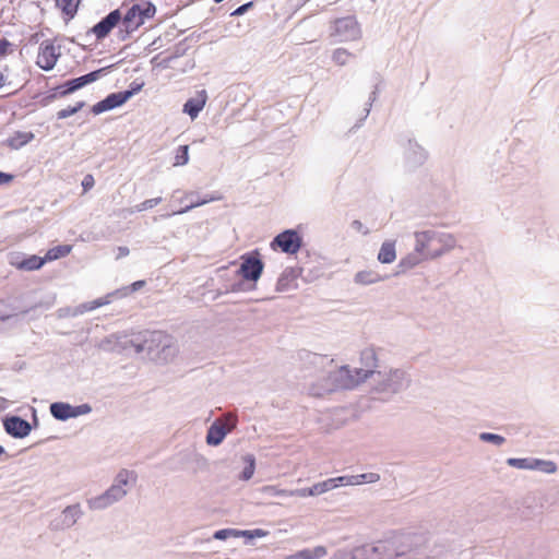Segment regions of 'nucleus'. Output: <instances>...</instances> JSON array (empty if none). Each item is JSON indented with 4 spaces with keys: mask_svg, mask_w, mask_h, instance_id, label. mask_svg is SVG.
I'll list each match as a JSON object with an SVG mask.
<instances>
[{
    "mask_svg": "<svg viewBox=\"0 0 559 559\" xmlns=\"http://www.w3.org/2000/svg\"><path fill=\"white\" fill-rule=\"evenodd\" d=\"M4 453V448L0 445V455Z\"/></svg>",
    "mask_w": 559,
    "mask_h": 559,
    "instance_id": "57",
    "label": "nucleus"
},
{
    "mask_svg": "<svg viewBox=\"0 0 559 559\" xmlns=\"http://www.w3.org/2000/svg\"><path fill=\"white\" fill-rule=\"evenodd\" d=\"M241 259L238 274L245 280L257 282L263 272V262L252 254L242 255Z\"/></svg>",
    "mask_w": 559,
    "mask_h": 559,
    "instance_id": "15",
    "label": "nucleus"
},
{
    "mask_svg": "<svg viewBox=\"0 0 559 559\" xmlns=\"http://www.w3.org/2000/svg\"><path fill=\"white\" fill-rule=\"evenodd\" d=\"M189 163V145H181L178 147L174 166H183Z\"/></svg>",
    "mask_w": 559,
    "mask_h": 559,
    "instance_id": "37",
    "label": "nucleus"
},
{
    "mask_svg": "<svg viewBox=\"0 0 559 559\" xmlns=\"http://www.w3.org/2000/svg\"><path fill=\"white\" fill-rule=\"evenodd\" d=\"M267 535H269V532L265 530H262V528L246 530V531L239 530V537H246L248 539L262 538V537H266Z\"/></svg>",
    "mask_w": 559,
    "mask_h": 559,
    "instance_id": "44",
    "label": "nucleus"
},
{
    "mask_svg": "<svg viewBox=\"0 0 559 559\" xmlns=\"http://www.w3.org/2000/svg\"><path fill=\"white\" fill-rule=\"evenodd\" d=\"M131 475V472L121 469L115 477L112 485L105 492L87 500L88 508L91 510H105L123 499L128 493L127 486Z\"/></svg>",
    "mask_w": 559,
    "mask_h": 559,
    "instance_id": "5",
    "label": "nucleus"
},
{
    "mask_svg": "<svg viewBox=\"0 0 559 559\" xmlns=\"http://www.w3.org/2000/svg\"><path fill=\"white\" fill-rule=\"evenodd\" d=\"M386 276L380 275L374 270L359 271L354 276V282L358 285H371L384 281Z\"/></svg>",
    "mask_w": 559,
    "mask_h": 559,
    "instance_id": "28",
    "label": "nucleus"
},
{
    "mask_svg": "<svg viewBox=\"0 0 559 559\" xmlns=\"http://www.w3.org/2000/svg\"><path fill=\"white\" fill-rule=\"evenodd\" d=\"M160 202H162V198H159V197L145 200V201L141 202L140 204L135 205L133 212H143V211L153 209L156 205H158Z\"/></svg>",
    "mask_w": 559,
    "mask_h": 559,
    "instance_id": "46",
    "label": "nucleus"
},
{
    "mask_svg": "<svg viewBox=\"0 0 559 559\" xmlns=\"http://www.w3.org/2000/svg\"><path fill=\"white\" fill-rule=\"evenodd\" d=\"M105 69H99V70H96V71H93V72H90L85 75H82L80 78H75V79H72V80H69L67 81L62 87H63V91L61 92L62 95H68V94H71L80 88H82L83 86L92 83V82H95L99 76H100V73L104 71Z\"/></svg>",
    "mask_w": 559,
    "mask_h": 559,
    "instance_id": "20",
    "label": "nucleus"
},
{
    "mask_svg": "<svg viewBox=\"0 0 559 559\" xmlns=\"http://www.w3.org/2000/svg\"><path fill=\"white\" fill-rule=\"evenodd\" d=\"M435 241L438 247L429 252L428 257L436 260L452 251L457 245L455 236L445 231L436 230Z\"/></svg>",
    "mask_w": 559,
    "mask_h": 559,
    "instance_id": "16",
    "label": "nucleus"
},
{
    "mask_svg": "<svg viewBox=\"0 0 559 559\" xmlns=\"http://www.w3.org/2000/svg\"><path fill=\"white\" fill-rule=\"evenodd\" d=\"M122 15L120 11L114 10L109 14H107L104 19H102L94 27L92 28L93 34L97 39H104L109 35L114 27H116L121 21Z\"/></svg>",
    "mask_w": 559,
    "mask_h": 559,
    "instance_id": "18",
    "label": "nucleus"
},
{
    "mask_svg": "<svg viewBox=\"0 0 559 559\" xmlns=\"http://www.w3.org/2000/svg\"><path fill=\"white\" fill-rule=\"evenodd\" d=\"M218 198H215V197H211L209 199H202L200 200L199 202H191L189 205H187L186 207L179 210V211H176L174 212L173 214H168L167 216H170V215H179V214H183V213H187L189 211H191L192 209L194 207H198V206H201V205H204L209 202H212V201H215L217 200Z\"/></svg>",
    "mask_w": 559,
    "mask_h": 559,
    "instance_id": "45",
    "label": "nucleus"
},
{
    "mask_svg": "<svg viewBox=\"0 0 559 559\" xmlns=\"http://www.w3.org/2000/svg\"><path fill=\"white\" fill-rule=\"evenodd\" d=\"M479 439L484 442H490L497 447H501L506 442V438L491 432H481L479 433Z\"/></svg>",
    "mask_w": 559,
    "mask_h": 559,
    "instance_id": "41",
    "label": "nucleus"
},
{
    "mask_svg": "<svg viewBox=\"0 0 559 559\" xmlns=\"http://www.w3.org/2000/svg\"><path fill=\"white\" fill-rule=\"evenodd\" d=\"M261 491L269 497H289V490L281 489L277 486H264Z\"/></svg>",
    "mask_w": 559,
    "mask_h": 559,
    "instance_id": "42",
    "label": "nucleus"
},
{
    "mask_svg": "<svg viewBox=\"0 0 559 559\" xmlns=\"http://www.w3.org/2000/svg\"><path fill=\"white\" fill-rule=\"evenodd\" d=\"M271 246L281 248L285 253L294 254L301 247V238L296 230L287 229L278 234L273 239Z\"/></svg>",
    "mask_w": 559,
    "mask_h": 559,
    "instance_id": "13",
    "label": "nucleus"
},
{
    "mask_svg": "<svg viewBox=\"0 0 559 559\" xmlns=\"http://www.w3.org/2000/svg\"><path fill=\"white\" fill-rule=\"evenodd\" d=\"M360 368H356L357 371L366 373V381H370L376 372L380 370V364L374 348L367 347L360 352Z\"/></svg>",
    "mask_w": 559,
    "mask_h": 559,
    "instance_id": "17",
    "label": "nucleus"
},
{
    "mask_svg": "<svg viewBox=\"0 0 559 559\" xmlns=\"http://www.w3.org/2000/svg\"><path fill=\"white\" fill-rule=\"evenodd\" d=\"M329 480H332L335 485V488L340 486H353L352 484V476H340L335 478H329Z\"/></svg>",
    "mask_w": 559,
    "mask_h": 559,
    "instance_id": "47",
    "label": "nucleus"
},
{
    "mask_svg": "<svg viewBox=\"0 0 559 559\" xmlns=\"http://www.w3.org/2000/svg\"><path fill=\"white\" fill-rule=\"evenodd\" d=\"M129 253H130V251H129L128 247H124V246L118 247L117 259L124 258V257L129 255Z\"/></svg>",
    "mask_w": 559,
    "mask_h": 559,
    "instance_id": "53",
    "label": "nucleus"
},
{
    "mask_svg": "<svg viewBox=\"0 0 559 559\" xmlns=\"http://www.w3.org/2000/svg\"><path fill=\"white\" fill-rule=\"evenodd\" d=\"M85 106L84 102H78L74 106H69L67 108H63L57 112L58 119H66L69 118L76 112H79L83 107Z\"/></svg>",
    "mask_w": 559,
    "mask_h": 559,
    "instance_id": "38",
    "label": "nucleus"
},
{
    "mask_svg": "<svg viewBox=\"0 0 559 559\" xmlns=\"http://www.w3.org/2000/svg\"><path fill=\"white\" fill-rule=\"evenodd\" d=\"M411 382V376L405 369L389 368L376 372L370 385L378 393L396 394L407 389Z\"/></svg>",
    "mask_w": 559,
    "mask_h": 559,
    "instance_id": "4",
    "label": "nucleus"
},
{
    "mask_svg": "<svg viewBox=\"0 0 559 559\" xmlns=\"http://www.w3.org/2000/svg\"><path fill=\"white\" fill-rule=\"evenodd\" d=\"M49 411L55 419L67 421L68 419L90 414L92 406L87 403L73 406L66 402H55L50 404Z\"/></svg>",
    "mask_w": 559,
    "mask_h": 559,
    "instance_id": "9",
    "label": "nucleus"
},
{
    "mask_svg": "<svg viewBox=\"0 0 559 559\" xmlns=\"http://www.w3.org/2000/svg\"><path fill=\"white\" fill-rule=\"evenodd\" d=\"M396 259L395 241H384L378 253V261L383 264H390Z\"/></svg>",
    "mask_w": 559,
    "mask_h": 559,
    "instance_id": "29",
    "label": "nucleus"
},
{
    "mask_svg": "<svg viewBox=\"0 0 559 559\" xmlns=\"http://www.w3.org/2000/svg\"><path fill=\"white\" fill-rule=\"evenodd\" d=\"M34 139V134L27 131H17L7 140L8 146L19 150Z\"/></svg>",
    "mask_w": 559,
    "mask_h": 559,
    "instance_id": "30",
    "label": "nucleus"
},
{
    "mask_svg": "<svg viewBox=\"0 0 559 559\" xmlns=\"http://www.w3.org/2000/svg\"><path fill=\"white\" fill-rule=\"evenodd\" d=\"M207 100V93L205 90H201L198 92L195 97L189 98L183 105V112L189 115L193 120L195 119L200 111L204 108Z\"/></svg>",
    "mask_w": 559,
    "mask_h": 559,
    "instance_id": "23",
    "label": "nucleus"
},
{
    "mask_svg": "<svg viewBox=\"0 0 559 559\" xmlns=\"http://www.w3.org/2000/svg\"><path fill=\"white\" fill-rule=\"evenodd\" d=\"M405 158L411 166L416 167L424 164L427 153L419 144L409 141L405 151Z\"/></svg>",
    "mask_w": 559,
    "mask_h": 559,
    "instance_id": "24",
    "label": "nucleus"
},
{
    "mask_svg": "<svg viewBox=\"0 0 559 559\" xmlns=\"http://www.w3.org/2000/svg\"><path fill=\"white\" fill-rule=\"evenodd\" d=\"M253 5V2H247L240 7H238L233 13L231 15L233 16H240L242 14H245L249 8H251Z\"/></svg>",
    "mask_w": 559,
    "mask_h": 559,
    "instance_id": "51",
    "label": "nucleus"
},
{
    "mask_svg": "<svg viewBox=\"0 0 559 559\" xmlns=\"http://www.w3.org/2000/svg\"><path fill=\"white\" fill-rule=\"evenodd\" d=\"M243 461L246 463V466L242 469L240 478L242 480H249L253 476V474H254L255 459H254V456L252 454H246L243 456Z\"/></svg>",
    "mask_w": 559,
    "mask_h": 559,
    "instance_id": "35",
    "label": "nucleus"
},
{
    "mask_svg": "<svg viewBox=\"0 0 559 559\" xmlns=\"http://www.w3.org/2000/svg\"><path fill=\"white\" fill-rule=\"evenodd\" d=\"M111 302V297L109 294H107L105 297H102V298H97L93 301H88V302H84V304H81L79 306H76L72 312H71V316L75 317V316H80V314H83L87 311H92V310H95L102 306H106L108 304Z\"/></svg>",
    "mask_w": 559,
    "mask_h": 559,
    "instance_id": "27",
    "label": "nucleus"
},
{
    "mask_svg": "<svg viewBox=\"0 0 559 559\" xmlns=\"http://www.w3.org/2000/svg\"><path fill=\"white\" fill-rule=\"evenodd\" d=\"M57 5L69 15H73L76 12L80 0H56Z\"/></svg>",
    "mask_w": 559,
    "mask_h": 559,
    "instance_id": "40",
    "label": "nucleus"
},
{
    "mask_svg": "<svg viewBox=\"0 0 559 559\" xmlns=\"http://www.w3.org/2000/svg\"><path fill=\"white\" fill-rule=\"evenodd\" d=\"M83 512L79 503L68 506L61 514L51 523V527L56 531H62L72 527L82 516Z\"/></svg>",
    "mask_w": 559,
    "mask_h": 559,
    "instance_id": "14",
    "label": "nucleus"
},
{
    "mask_svg": "<svg viewBox=\"0 0 559 559\" xmlns=\"http://www.w3.org/2000/svg\"><path fill=\"white\" fill-rule=\"evenodd\" d=\"M5 83V78L3 75V73L0 71V88L4 85Z\"/></svg>",
    "mask_w": 559,
    "mask_h": 559,
    "instance_id": "56",
    "label": "nucleus"
},
{
    "mask_svg": "<svg viewBox=\"0 0 559 559\" xmlns=\"http://www.w3.org/2000/svg\"><path fill=\"white\" fill-rule=\"evenodd\" d=\"M95 180L92 175H86L82 180V187L84 192L88 191L94 187Z\"/></svg>",
    "mask_w": 559,
    "mask_h": 559,
    "instance_id": "50",
    "label": "nucleus"
},
{
    "mask_svg": "<svg viewBox=\"0 0 559 559\" xmlns=\"http://www.w3.org/2000/svg\"><path fill=\"white\" fill-rule=\"evenodd\" d=\"M296 273L294 269H286L282 275L280 276L276 287L277 290L284 292L289 288V283L296 278Z\"/></svg>",
    "mask_w": 559,
    "mask_h": 559,
    "instance_id": "33",
    "label": "nucleus"
},
{
    "mask_svg": "<svg viewBox=\"0 0 559 559\" xmlns=\"http://www.w3.org/2000/svg\"><path fill=\"white\" fill-rule=\"evenodd\" d=\"M435 229H428L423 231H415V248H417L418 252H423L426 259L432 260L428 257L429 252L433 251L435 248H432V245L435 241Z\"/></svg>",
    "mask_w": 559,
    "mask_h": 559,
    "instance_id": "21",
    "label": "nucleus"
},
{
    "mask_svg": "<svg viewBox=\"0 0 559 559\" xmlns=\"http://www.w3.org/2000/svg\"><path fill=\"white\" fill-rule=\"evenodd\" d=\"M13 179L12 175L0 171V185L8 183Z\"/></svg>",
    "mask_w": 559,
    "mask_h": 559,
    "instance_id": "54",
    "label": "nucleus"
},
{
    "mask_svg": "<svg viewBox=\"0 0 559 559\" xmlns=\"http://www.w3.org/2000/svg\"><path fill=\"white\" fill-rule=\"evenodd\" d=\"M3 425L5 431L14 438H24L29 435L32 429L31 424L19 416L8 417Z\"/></svg>",
    "mask_w": 559,
    "mask_h": 559,
    "instance_id": "19",
    "label": "nucleus"
},
{
    "mask_svg": "<svg viewBox=\"0 0 559 559\" xmlns=\"http://www.w3.org/2000/svg\"><path fill=\"white\" fill-rule=\"evenodd\" d=\"M60 55V46H56L50 40H45L39 46L36 63L40 69L50 71L56 66Z\"/></svg>",
    "mask_w": 559,
    "mask_h": 559,
    "instance_id": "12",
    "label": "nucleus"
},
{
    "mask_svg": "<svg viewBox=\"0 0 559 559\" xmlns=\"http://www.w3.org/2000/svg\"><path fill=\"white\" fill-rule=\"evenodd\" d=\"M141 88H142V84H138L135 87H132L131 90L118 92V93H111L105 99L95 104L92 107V112L94 115H99L105 111L117 108V107L123 105L126 102H128L135 93L141 91Z\"/></svg>",
    "mask_w": 559,
    "mask_h": 559,
    "instance_id": "10",
    "label": "nucleus"
},
{
    "mask_svg": "<svg viewBox=\"0 0 559 559\" xmlns=\"http://www.w3.org/2000/svg\"><path fill=\"white\" fill-rule=\"evenodd\" d=\"M428 542L424 533L394 532L374 543L355 547L352 559H428Z\"/></svg>",
    "mask_w": 559,
    "mask_h": 559,
    "instance_id": "1",
    "label": "nucleus"
},
{
    "mask_svg": "<svg viewBox=\"0 0 559 559\" xmlns=\"http://www.w3.org/2000/svg\"><path fill=\"white\" fill-rule=\"evenodd\" d=\"M320 385L313 384L309 392L313 396H322L336 390L354 389L366 381V373L348 366L329 369Z\"/></svg>",
    "mask_w": 559,
    "mask_h": 559,
    "instance_id": "3",
    "label": "nucleus"
},
{
    "mask_svg": "<svg viewBox=\"0 0 559 559\" xmlns=\"http://www.w3.org/2000/svg\"><path fill=\"white\" fill-rule=\"evenodd\" d=\"M353 227L357 230H361L362 228V223L360 221H354L353 222Z\"/></svg>",
    "mask_w": 559,
    "mask_h": 559,
    "instance_id": "55",
    "label": "nucleus"
},
{
    "mask_svg": "<svg viewBox=\"0 0 559 559\" xmlns=\"http://www.w3.org/2000/svg\"><path fill=\"white\" fill-rule=\"evenodd\" d=\"M72 250V246L70 245H60L56 246L47 251L45 254V261H53L63 257H67Z\"/></svg>",
    "mask_w": 559,
    "mask_h": 559,
    "instance_id": "31",
    "label": "nucleus"
},
{
    "mask_svg": "<svg viewBox=\"0 0 559 559\" xmlns=\"http://www.w3.org/2000/svg\"><path fill=\"white\" fill-rule=\"evenodd\" d=\"M236 425L237 418L231 414H227L223 418L216 419L207 429L206 443L213 447L219 445L227 433L236 428Z\"/></svg>",
    "mask_w": 559,
    "mask_h": 559,
    "instance_id": "7",
    "label": "nucleus"
},
{
    "mask_svg": "<svg viewBox=\"0 0 559 559\" xmlns=\"http://www.w3.org/2000/svg\"><path fill=\"white\" fill-rule=\"evenodd\" d=\"M310 361H311V364H313L316 366H323L325 361L329 362V365L331 367L333 365V360L332 359L328 360L325 357H323L321 355H317V354L310 355Z\"/></svg>",
    "mask_w": 559,
    "mask_h": 559,
    "instance_id": "49",
    "label": "nucleus"
},
{
    "mask_svg": "<svg viewBox=\"0 0 559 559\" xmlns=\"http://www.w3.org/2000/svg\"><path fill=\"white\" fill-rule=\"evenodd\" d=\"M506 463L510 467L525 471H538L544 474H555L558 469L554 461L537 457H509Z\"/></svg>",
    "mask_w": 559,
    "mask_h": 559,
    "instance_id": "8",
    "label": "nucleus"
},
{
    "mask_svg": "<svg viewBox=\"0 0 559 559\" xmlns=\"http://www.w3.org/2000/svg\"><path fill=\"white\" fill-rule=\"evenodd\" d=\"M380 480V475L377 473H365L359 475H352L353 486L361 484H373Z\"/></svg>",
    "mask_w": 559,
    "mask_h": 559,
    "instance_id": "34",
    "label": "nucleus"
},
{
    "mask_svg": "<svg viewBox=\"0 0 559 559\" xmlns=\"http://www.w3.org/2000/svg\"><path fill=\"white\" fill-rule=\"evenodd\" d=\"M136 354H145L151 359L169 361L178 353L174 338L160 331H145L129 341Z\"/></svg>",
    "mask_w": 559,
    "mask_h": 559,
    "instance_id": "2",
    "label": "nucleus"
},
{
    "mask_svg": "<svg viewBox=\"0 0 559 559\" xmlns=\"http://www.w3.org/2000/svg\"><path fill=\"white\" fill-rule=\"evenodd\" d=\"M10 263L20 270L34 271L40 269L46 263V261L45 258H40L35 254L27 258H23L16 254L11 257Z\"/></svg>",
    "mask_w": 559,
    "mask_h": 559,
    "instance_id": "22",
    "label": "nucleus"
},
{
    "mask_svg": "<svg viewBox=\"0 0 559 559\" xmlns=\"http://www.w3.org/2000/svg\"><path fill=\"white\" fill-rule=\"evenodd\" d=\"M334 33L340 41H352L360 38L361 32L353 16L342 17L334 23Z\"/></svg>",
    "mask_w": 559,
    "mask_h": 559,
    "instance_id": "11",
    "label": "nucleus"
},
{
    "mask_svg": "<svg viewBox=\"0 0 559 559\" xmlns=\"http://www.w3.org/2000/svg\"><path fill=\"white\" fill-rule=\"evenodd\" d=\"M10 43L7 39H0V57L7 55Z\"/></svg>",
    "mask_w": 559,
    "mask_h": 559,
    "instance_id": "52",
    "label": "nucleus"
},
{
    "mask_svg": "<svg viewBox=\"0 0 559 559\" xmlns=\"http://www.w3.org/2000/svg\"><path fill=\"white\" fill-rule=\"evenodd\" d=\"M144 285H145L144 281H136L130 286H126V287L119 288L112 293H109V295L111 297V300L114 298H123V297L128 296L129 294L141 289Z\"/></svg>",
    "mask_w": 559,
    "mask_h": 559,
    "instance_id": "32",
    "label": "nucleus"
},
{
    "mask_svg": "<svg viewBox=\"0 0 559 559\" xmlns=\"http://www.w3.org/2000/svg\"><path fill=\"white\" fill-rule=\"evenodd\" d=\"M353 55L344 48H337L333 51L332 59L338 66H345Z\"/></svg>",
    "mask_w": 559,
    "mask_h": 559,
    "instance_id": "36",
    "label": "nucleus"
},
{
    "mask_svg": "<svg viewBox=\"0 0 559 559\" xmlns=\"http://www.w3.org/2000/svg\"><path fill=\"white\" fill-rule=\"evenodd\" d=\"M311 489H312L313 496H319V495L325 493L332 489H335V485L333 484L332 480L326 479V480L314 484L311 487Z\"/></svg>",
    "mask_w": 559,
    "mask_h": 559,
    "instance_id": "39",
    "label": "nucleus"
},
{
    "mask_svg": "<svg viewBox=\"0 0 559 559\" xmlns=\"http://www.w3.org/2000/svg\"><path fill=\"white\" fill-rule=\"evenodd\" d=\"M328 555L324 546H316L314 548H305L295 554L286 556L284 559H322Z\"/></svg>",
    "mask_w": 559,
    "mask_h": 559,
    "instance_id": "25",
    "label": "nucleus"
},
{
    "mask_svg": "<svg viewBox=\"0 0 559 559\" xmlns=\"http://www.w3.org/2000/svg\"><path fill=\"white\" fill-rule=\"evenodd\" d=\"M156 13V8L151 2H141L133 4L126 13L123 19H121L122 24L126 28L127 33L134 32L141 25L145 23L146 20L153 17Z\"/></svg>",
    "mask_w": 559,
    "mask_h": 559,
    "instance_id": "6",
    "label": "nucleus"
},
{
    "mask_svg": "<svg viewBox=\"0 0 559 559\" xmlns=\"http://www.w3.org/2000/svg\"><path fill=\"white\" fill-rule=\"evenodd\" d=\"M215 539L218 540H226L228 538H238L239 537V530L236 528H224L216 531L213 535Z\"/></svg>",
    "mask_w": 559,
    "mask_h": 559,
    "instance_id": "43",
    "label": "nucleus"
},
{
    "mask_svg": "<svg viewBox=\"0 0 559 559\" xmlns=\"http://www.w3.org/2000/svg\"><path fill=\"white\" fill-rule=\"evenodd\" d=\"M311 496H313L311 487L289 490V497L306 498V497H311Z\"/></svg>",
    "mask_w": 559,
    "mask_h": 559,
    "instance_id": "48",
    "label": "nucleus"
},
{
    "mask_svg": "<svg viewBox=\"0 0 559 559\" xmlns=\"http://www.w3.org/2000/svg\"><path fill=\"white\" fill-rule=\"evenodd\" d=\"M429 259H426L423 252H418L417 248L414 247L413 252L408 253L406 257L402 258L399 263L400 272L408 271L418 264H420L423 261H428Z\"/></svg>",
    "mask_w": 559,
    "mask_h": 559,
    "instance_id": "26",
    "label": "nucleus"
}]
</instances>
